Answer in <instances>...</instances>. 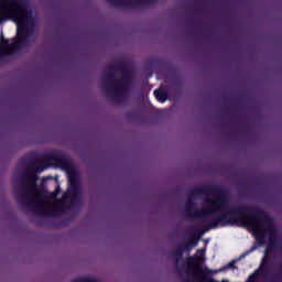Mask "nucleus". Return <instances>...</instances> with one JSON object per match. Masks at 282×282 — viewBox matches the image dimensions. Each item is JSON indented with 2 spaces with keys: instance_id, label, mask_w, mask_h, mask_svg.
Returning a JSON list of instances; mask_svg holds the SVG:
<instances>
[{
  "instance_id": "1",
  "label": "nucleus",
  "mask_w": 282,
  "mask_h": 282,
  "mask_svg": "<svg viewBox=\"0 0 282 282\" xmlns=\"http://www.w3.org/2000/svg\"><path fill=\"white\" fill-rule=\"evenodd\" d=\"M192 216L202 219L204 226H208V230L228 224H241L252 230L260 243L265 239H269L270 243L276 240V229L271 217L262 212L248 213L230 206L228 196L220 189H210L203 209L194 212Z\"/></svg>"
},
{
  "instance_id": "2",
  "label": "nucleus",
  "mask_w": 282,
  "mask_h": 282,
  "mask_svg": "<svg viewBox=\"0 0 282 282\" xmlns=\"http://www.w3.org/2000/svg\"><path fill=\"white\" fill-rule=\"evenodd\" d=\"M34 18L23 0H0V56H10L28 45Z\"/></svg>"
},
{
  "instance_id": "3",
  "label": "nucleus",
  "mask_w": 282,
  "mask_h": 282,
  "mask_svg": "<svg viewBox=\"0 0 282 282\" xmlns=\"http://www.w3.org/2000/svg\"><path fill=\"white\" fill-rule=\"evenodd\" d=\"M31 171V175L22 181L20 187L22 202L29 208H32V210L44 217H55V215H61V213H67L76 204V199H78V187H76V176H74L73 172H68L70 187L63 195L62 199L56 200L57 191L47 195L36 187V181L39 180L36 173H43L45 171L43 161L32 164Z\"/></svg>"
},
{
  "instance_id": "4",
  "label": "nucleus",
  "mask_w": 282,
  "mask_h": 282,
  "mask_svg": "<svg viewBox=\"0 0 282 282\" xmlns=\"http://www.w3.org/2000/svg\"><path fill=\"white\" fill-rule=\"evenodd\" d=\"M106 89L107 91L115 94V96H120L121 94H124L127 86H124L122 82H119L113 77H109L106 82Z\"/></svg>"
},
{
  "instance_id": "5",
  "label": "nucleus",
  "mask_w": 282,
  "mask_h": 282,
  "mask_svg": "<svg viewBox=\"0 0 282 282\" xmlns=\"http://www.w3.org/2000/svg\"><path fill=\"white\" fill-rule=\"evenodd\" d=\"M154 96L159 102H166V93L161 90H154Z\"/></svg>"
},
{
  "instance_id": "6",
  "label": "nucleus",
  "mask_w": 282,
  "mask_h": 282,
  "mask_svg": "<svg viewBox=\"0 0 282 282\" xmlns=\"http://www.w3.org/2000/svg\"><path fill=\"white\" fill-rule=\"evenodd\" d=\"M113 6H130L129 0H109Z\"/></svg>"
},
{
  "instance_id": "7",
  "label": "nucleus",
  "mask_w": 282,
  "mask_h": 282,
  "mask_svg": "<svg viewBox=\"0 0 282 282\" xmlns=\"http://www.w3.org/2000/svg\"><path fill=\"white\" fill-rule=\"evenodd\" d=\"M153 0H138L137 4L142 6V3H152Z\"/></svg>"
},
{
  "instance_id": "8",
  "label": "nucleus",
  "mask_w": 282,
  "mask_h": 282,
  "mask_svg": "<svg viewBox=\"0 0 282 282\" xmlns=\"http://www.w3.org/2000/svg\"><path fill=\"white\" fill-rule=\"evenodd\" d=\"M192 246H194V247L197 246V240L194 239V240L192 241Z\"/></svg>"
},
{
  "instance_id": "9",
  "label": "nucleus",
  "mask_w": 282,
  "mask_h": 282,
  "mask_svg": "<svg viewBox=\"0 0 282 282\" xmlns=\"http://www.w3.org/2000/svg\"><path fill=\"white\" fill-rule=\"evenodd\" d=\"M249 281H250V282L254 281V275H251V276L249 278Z\"/></svg>"
}]
</instances>
